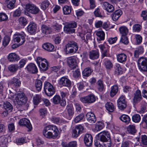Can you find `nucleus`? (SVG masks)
Returning a JSON list of instances; mask_svg holds the SVG:
<instances>
[{"instance_id":"79ce46f5","label":"nucleus","mask_w":147,"mask_h":147,"mask_svg":"<svg viewBox=\"0 0 147 147\" xmlns=\"http://www.w3.org/2000/svg\"><path fill=\"white\" fill-rule=\"evenodd\" d=\"M10 40V37L8 36H5L3 38L2 41V45L5 47L8 44Z\"/></svg>"},{"instance_id":"9b49d317","label":"nucleus","mask_w":147,"mask_h":147,"mask_svg":"<svg viewBox=\"0 0 147 147\" xmlns=\"http://www.w3.org/2000/svg\"><path fill=\"white\" fill-rule=\"evenodd\" d=\"M66 61L69 66L71 69L76 68L77 66L76 58L74 56L66 58Z\"/></svg>"},{"instance_id":"bf43d9fd","label":"nucleus","mask_w":147,"mask_h":147,"mask_svg":"<svg viewBox=\"0 0 147 147\" xmlns=\"http://www.w3.org/2000/svg\"><path fill=\"white\" fill-rule=\"evenodd\" d=\"M27 61L26 59H24L20 60L19 63V67L20 68L23 67L26 64Z\"/></svg>"},{"instance_id":"f3484780","label":"nucleus","mask_w":147,"mask_h":147,"mask_svg":"<svg viewBox=\"0 0 147 147\" xmlns=\"http://www.w3.org/2000/svg\"><path fill=\"white\" fill-rule=\"evenodd\" d=\"M36 24L33 22H31L27 26V31L31 34H34L36 32Z\"/></svg>"},{"instance_id":"c756f323","label":"nucleus","mask_w":147,"mask_h":147,"mask_svg":"<svg viewBox=\"0 0 147 147\" xmlns=\"http://www.w3.org/2000/svg\"><path fill=\"white\" fill-rule=\"evenodd\" d=\"M96 34L97 36V39L98 41L103 40L105 39V34L102 31H96Z\"/></svg>"},{"instance_id":"c03bdc74","label":"nucleus","mask_w":147,"mask_h":147,"mask_svg":"<svg viewBox=\"0 0 147 147\" xmlns=\"http://www.w3.org/2000/svg\"><path fill=\"white\" fill-rule=\"evenodd\" d=\"M97 85V88L98 90L100 92L103 91L104 89V86L103 81L101 80H99L96 83Z\"/></svg>"},{"instance_id":"6e6d98bb","label":"nucleus","mask_w":147,"mask_h":147,"mask_svg":"<svg viewBox=\"0 0 147 147\" xmlns=\"http://www.w3.org/2000/svg\"><path fill=\"white\" fill-rule=\"evenodd\" d=\"M72 72L73 76L75 78H77L80 76V72L79 69H74Z\"/></svg>"},{"instance_id":"2f4dec72","label":"nucleus","mask_w":147,"mask_h":147,"mask_svg":"<svg viewBox=\"0 0 147 147\" xmlns=\"http://www.w3.org/2000/svg\"><path fill=\"white\" fill-rule=\"evenodd\" d=\"M42 99L40 95L36 94L33 97V102L35 105H38L41 101Z\"/></svg>"},{"instance_id":"0eeeda50","label":"nucleus","mask_w":147,"mask_h":147,"mask_svg":"<svg viewBox=\"0 0 147 147\" xmlns=\"http://www.w3.org/2000/svg\"><path fill=\"white\" fill-rule=\"evenodd\" d=\"M97 136L98 140L102 142H107L110 139V135L107 131H102L98 134Z\"/></svg>"},{"instance_id":"6e6552de","label":"nucleus","mask_w":147,"mask_h":147,"mask_svg":"<svg viewBox=\"0 0 147 147\" xmlns=\"http://www.w3.org/2000/svg\"><path fill=\"white\" fill-rule=\"evenodd\" d=\"M76 23L75 22H73L66 25L64 26V32L66 33L69 34L74 33L75 30L74 28H76Z\"/></svg>"},{"instance_id":"69168bd1","label":"nucleus","mask_w":147,"mask_h":147,"mask_svg":"<svg viewBox=\"0 0 147 147\" xmlns=\"http://www.w3.org/2000/svg\"><path fill=\"white\" fill-rule=\"evenodd\" d=\"M142 143L145 145H147V136L145 135H143L142 137Z\"/></svg>"},{"instance_id":"09e8293b","label":"nucleus","mask_w":147,"mask_h":147,"mask_svg":"<svg viewBox=\"0 0 147 147\" xmlns=\"http://www.w3.org/2000/svg\"><path fill=\"white\" fill-rule=\"evenodd\" d=\"M49 2L48 0H45L41 3V8L43 10H45L49 6Z\"/></svg>"},{"instance_id":"e2e57ef3","label":"nucleus","mask_w":147,"mask_h":147,"mask_svg":"<svg viewBox=\"0 0 147 147\" xmlns=\"http://www.w3.org/2000/svg\"><path fill=\"white\" fill-rule=\"evenodd\" d=\"M104 127V125L102 123H99L96 125L95 128L96 130L98 131L102 129Z\"/></svg>"},{"instance_id":"c9c22d12","label":"nucleus","mask_w":147,"mask_h":147,"mask_svg":"<svg viewBox=\"0 0 147 147\" xmlns=\"http://www.w3.org/2000/svg\"><path fill=\"white\" fill-rule=\"evenodd\" d=\"M127 129L128 132L131 134L135 133L136 131L135 126L134 125H129L127 127Z\"/></svg>"},{"instance_id":"13d9d810","label":"nucleus","mask_w":147,"mask_h":147,"mask_svg":"<svg viewBox=\"0 0 147 147\" xmlns=\"http://www.w3.org/2000/svg\"><path fill=\"white\" fill-rule=\"evenodd\" d=\"M133 28V30L135 32H138L141 30L142 26L140 24H136L134 26Z\"/></svg>"},{"instance_id":"20e7f679","label":"nucleus","mask_w":147,"mask_h":147,"mask_svg":"<svg viewBox=\"0 0 147 147\" xmlns=\"http://www.w3.org/2000/svg\"><path fill=\"white\" fill-rule=\"evenodd\" d=\"M36 61L41 71H44L48 70L49 63L46 59L38 57L36 58Z\"/></svg>"},{"instance_id":"49530a36","label":"nucleus","mask_w":147,"mask_h":147,"mask_svg":"<svg viewBox=\"0 0 147 147\" xmlns=\"http://www.w3.org/2000/svg\"><path fill=\"white\" fill-rule=\"evenodd\" d=\"M20 24L22 26H25L28 23L27 20L24 17H21L18 19Z\"/></svg>"},{"instance_id":"774afa93","label":"nucleus","mask_w":147,"mask_h":147,"mask_svg":"<svg viewBox=\"0 0 147 147\" xmlns=\"http://www.w3.org/2000/svg\"><path fill=\"white\" fill-rule=\"evenodd\" d=\"M130 142L129 141H125L123 142L120 147H129Z\"/></svg>"},{"instance_id":"4be33fe9","label":"nucleus","mask_w":147,"mask_h":147,"mask_svg":"<svg viewBox=\"0 0 147 147\" xmlns=\"http://www.w3.org/2000/svg\"><path fill=\"white\" fill-rule=\"evenodd\" d=\"M27 70L31 73H35L37 72V68L35 65L33 63L29 64L26 67Z\"/></svg>"},{"instance_id":"a878e982","label":"nucleus","mask_w":147,"mask_h":147,"mask_svg":"<svg viewBox=\"0 0 147 147\" xmlns=\"http://www.w3.org/2000/svg\"><path fill=\"white\" fill-rule=\"evenodd\" d=\"M43 49L52 52L54 49V46L52 44L49 43H46L42 45Z\"/></svg>"},{"instance_id":"f03ea898","label":"nucleus","mask_w":147,"mask_h":147,"mask_svg":"<svg viewBox=\"0 0 147 147\" xmlns=\"http://www.w3.org/2000/svg\"><path fill=\"white\" fill-rule=\"evenodd\" d=\"M10 98L13 100L15 104L20 105H25L27 100L25 94L23 92L14 94L11 93Z\"/></svg>"},{"instance_id":"5701e85b","label":"nucleus","mask_w":147,"mask_h":147,"mask_svg":"<svg viewBox=\"0 0 147 147\" xmlns=\"http://www.w3.org/2000/svg\"><path fill=\"white\" fill-rule=\"evenodd\" d=\"M8 59L10 62H14L15 61L19 60L20 59V57L14 53H12L9 54Z\"/></svg>"},{"instance_id":"39448f33","label":"nucleus","mask_w":147,"mask_h":147,"mask_svg":"<svg viewBox=\"0 0 147 147\" xmlns=\"http://www.w3.org/2000/svg\"><path fill=\"white\" fill-rule=\"evenodd\" d=\"M44 89L45 94L49 96H52L55 92V89L53 86L47 82H45L44 83Z\"/></svg>"},{"instance_id":"4d7b16f0","label":"nucleus","mask_w":147,"mask_h":147,"mask_svg":"<svg viewBox=\"0 0 147 147\" xmlns=\"http://www.w3.org/2000/svg\"><path fill=\"white\" fill-rule=\"evenodd\" d=\"M119 109L121 110H123L127 106V103L122 102H117Z\"/></svg>"},{"instance_id":"864d4df0","label":"nucleus","mask_w":147,"mask_h":147,"mask_svg":"<svg viewBox=\"0 0 147 147\" xmlns=\"http://www.w3.org/2000/svg\"><path fill=\"white\" fill-rule=\"evenodd\" d=\"M104 63L106 68L107 69H110L112 68L113 67L112 63L109 60L105 61Z\"/></svg>"},{"instance_id":"052dcab7","label":"nucleus","mask_w":147,"mask_h":147,"mask_svg":"<svg viewBox=\"0 0 147 147\" xmlns=\"http://www.w3.org/2000/svg\"><path fill=\"white\" fill-rule=\"evenodd\" d=\"M8 19L7 15L4 13H0V22L6 20Z\"/></svg>"},{"instance_id":"393cba45","label":"nucleus","mask_w":147,"mask_h":147,"mask_svg":"<svg viewBox=\"0 0 147 147\" xmlns=\"http://www.w3.org/2000/svg\"><path fill=\"white\" fill-rule=\"evenodd\" d=\"M122 14V12L120 9L115 11L111 15L112 19L114 21L117 20Z\"/></svg>"},{"instance_id":"aec40b11","label":"nucleus","mask_w":147,"mask_h":147,"mask_svg":"<svg viewBox=\"0 0 147 147\" xmlns=\"http://www.w3.org/2000/svg\"><path fill=\"white\" fill-rule=\"evenodd\" d=\"M66 109L68 114V119H70L74 114V109L72 105L69 104L67 105Z\"/></svg>"},{"instance_id":"7ed1b4c3","label":"nucleus","mask_w":147,"mask_h":147,"mask_svg":"<svg viewBox=\"0 0 147 147\" xmlns=\"http://www.w3.org/2000/svg\"><path fill=\"white\" fill-rule=\"evenodd\" d=\"M65 47L64 50L66 54H74L76 52L78 48L77 43L73 41L69 42Z\"/></svg>"},{"instance_id":"f8f14e48","label":"nucleus","mask_w":147,"mask_h":147,"mask_svg":"<svg viewBox=\"0 0 147 147\" xmlns=\"http://www.w3.org/2000/svg\"><path fill=\"white\" fill-rule=\"evenodd\" d=\"M26 9L28 12L34 14L38 13L40 11L38 7L31 3L26 4Z\"/></svg>"},{"instance_id":"9d476101","label":"nucleus","mask_w":147,"mask_h":147,"mask_svg":"<svg viewBox=\"0 0 147 147\" xmlns=\"http://www.w3.org/2000/svg\"><path fill=\"white\" fill-rule=\"evenodd\" d=\"M26 35L24 32L21 33H17L13 36V39L15 42H20V45H22L25 41V36Z\"/></svg>"},{"instance_id":"ea45409f","label":"nucleus","mask_w":147,"mask_h":147,"mask_svg":"<svg viewBox=\"0 0 147 147\" xmlns=\"http://www.w3.org/2000/svg\"><path fill=\"white\" fill-rule=\"evenodd\" d=\"M35 85L36 90L39 92L42 89V81L40 80H36Z\"/></svg>"},{"instance_id":"6ab92c4d","label":"nucleus","mask_w":147,"mask_h":147,"mask_svg":"<svg viewBox=\"0 0 147 147\" xmlns=\"http://www.w3.org/2000/svg\"><path fill=\"white\" fill-rule=\"evenodd\" d=\"M86 119L89 122L93 123L96 121V118L94 113L90 112L87 113L86 115Z\"/></svg>"},{"instance_id":"a18cd8bd","label":"nucleus","mask_w":147,"mask_h":147,"mask_svg":"<svg viewBox=\"0 0 147 147\" xmlns=\"http://www.w3.org/2000/svg\"><path fill=\"white\" fill-rule=\"evenodd\" d=\"M12 84L14 86L18 87L20 85L21 82L18 78H14L12 81Z\"/></svg>"},{"instance_id":"37998d69","label":"nucleus","mask_w":147,"mask_h":147,"mask_svg":"<svg viewBox=\"0 0 147 147\" xmlns=\"http://www.w3.org/2000/svg\"><path fill=\"white\" fill-rule=\"evenodd\" d=\"M105 107L107 110L109 112H113L114 110V106L111 102H107L105 105Z\"/></svg>"},{"instance_id":"0e129e2a","label":"nucleus","mask_w":147,"mask_h":147,"mask_svg":"<svg viewBox=\"0 0 147 147\" xmlns=\"http://www.w3.org/2000/svg\"><path fill=\"white\" fill-rule=\"evenodd\" d=\"M94 14L96 17H102V16L101 14V13L100 12V9L97 8L94 11Z\"/></svg>"},{"instance_id":"ddd939ff","label":"nucleus","mask_w":147,"mask_h":147,"mask_svg":"<svg viewBox=\"0 0 147 147\" xmlns=\"http://www.w3.org/2000/svg\"><path fill=\"white\" fill-rule=\"evenodd\" d=\"M19 125L20 126L26 127L28 129V131L31 130L32 127L30 122L29 120L26 118L22 119L20 120L18 122Z\"/></svg>"},{"instance_id":"338daca9","label":"nucleus","mask_w":147,"mask_h":147,"mask_svg":"<svg viewBox=\"0 0 147 147\" xmlns=\"http://www.w3.org/2000/svg\"><path fill=\"white\" fill-rule=\"evenodd\" d=\"M82 59L84 62H86L88 60V55L87 53L84 52L82 54Z\"/></svg>"},{"instance_id":"8fccbe9b","label":"nucleus","mask_w":147,"mask_h":147,"mask_svg":"<svg viewBox=\"0 0 147 147\" xmlns=\"http://www.w3.org/2000/svg\"><path fill=\"white\" fill-rule=\"evenodd\" d=\"M114 67L115 69V71L117 72L118 75L122 74L123 71L122 69L119 64H115Z\"/></svg>"},{"instance_id":"72a5a7b5","label":"nucleus","mask_w":147,"mask_h":147,"mask_svg":"<svg viewBox=\"0 0 147 147\" xmlns=\"http://www.w3.org/2000/svg\"><path fill=\"white\" fill-rule=\"evenodd\" d=\"M3 108L7 111L10 110L11 111L13 109V106L9 102L6 101L3 103Z\"/></svg>"},{"instance_id":"de8ad7c7","label":"nucleus","mask_w":147,"mask_h":147,"mask_svg":"<svg viewBox=\"0 0 147 147\" xmlns=\"http://www.w3.org/2000/svg\"><path fill=\"white\" fill-rule=\"evenodd\" d=\"M132 119L134 122L138 123L140 121L141 117L139 114H135L132 116Z\"/></svg>"},{"instance_id":"cd10ccee","label":"nucleus","mask_w":147,"mask_h":147,"mask_svg":"<svg viewBox=\"0 0 147 147\" xmlns=\"http://www.w3.org/2000/svg\"><path fill=\"white\" fill-rule=\"evenodd\" d=\"M120 33L121 36H127L129 33V30L125 26H123L119 28Z\"/></svg>"},{"instance_id":"c85d7f7f","label":"nucleus","mask_w":147,"mask_h":147,"mask_svg":"<svg viewBox=\"0 0 147 147\" xmlns=\"http://www.w3.org/2000/svg\"><path fill=\"white\" fill-rule=\"evenodd\" d=\"M117 61L121 63H123L125 62L127 60V56L124 53H120L117 56Z\"/></svg>"},{"instance_id":"3c124183","label":"nucleus","mask_w":147,"mask_h":147,"mask_svg":"<svg viewBox=\"0 0 147 147\" xmlns=\"http://www.w3.org/2000/svg\"><path fill=\"white\" fill-rule=\"evenodd\" d=\"M120 42L125 45H127L129 43V40L127 36H121Z\"/></svg>"},{"instance_id":"e433bc0d","label":"nucleus","mask_w":147,"mask_h":147,"mask_svg":"<svg viewBox=\"0 0 147 147\" xmlns=\"http://www.w3.org/2000/svg\"><path fill=\"white\" fill-rule=\"evenodd\" d=\"M92 71L93 70L90 68L87 67L82 72V75L84 76L88 77L91 75Z\"/></svg>"},{"instance_id":"4c0bfd02","label":"nucleus","mask_w":147,"mask_h":147,"mask_svg":"<svg viewBox=\"0 0 147 147\" xmlns=\"http://www.w3.org/2000/svg\"><path fill=\"white\" fill-rule=\"evenodd\" d=\"M16 1V0H6L7 8L10 9H13L14 7Z\"/></svg>"},{"instance_id":"b1692460","label":"nucleus","mask_w":147,"mask_h":147,"mask_svg":"<svg viewBox=\"0 0 147 147\" xmlns=\"http://www.w3.org/2000/svg\"><path fill=\"white\" fill-rule=\"evenodd\" d=\"M102 7L104 9L109 12H111L114 10V8L113 6L107 2L103 3Z\"/></svg>"},{"instance_id":"a211bd4d","label":"nucleus","mask_w":147,"mask_h":147,"mask_svg":"<svg viewBox=\"0 0 147 147\" xmlns=\"http://www.w3.org/2000/svg\"><path fill=\"white\" fill-rule=\"evenodd\" d=\"M53 102L55 104L60 103L62 106H64L66 104L65 100H61L60 96L58 95H56L54 96L53 98Z\"/></svg>"},{"instance_id":"423d86ee","label":"nucleus","mask_w":147,"mask_h":147,"mask_svg":"<svg viewBox=\"0 0 147 147\" xmlns=\"http://www.w3.org/2000/svg\"><path fill=\"white\" fill-rule=\"evenodd\" d=\"M138 66L140 71L142 72H147V59L141 57L138 61Z\"/></svg>"},{"instance_id":"a19ab883","label":"nucleus","mask_w":147,"mask_h":147,"mask_svg":"<svg viewBox=\"0 0 147 147\" xmlns=\"http://www.w3.org/2000/svg\"><path fill=\"white\" fill-rule=\"evenodd\" d=\"M63 13L65 15L70 14L71 11V7L67 5H65L63 8Z\"/></svg>"},{"instance_id":"4468645a","label":"nucleus","mask_w":147,"mask_h":147,"mask_svg":"<svg viewBox=\"0 0 147 147\" xmlns=\"http://www.w3.org/2000/svg\"><path fill=\"white\" fill-rule=\"evenodd\" d=\"M59 84L61 87L65 86L69 87L71 86V82L68 79L63 76L59 79Z\"/></svg>"},{"instance_id":"5fc2aeb1","label":"nucleus","mask_w":147,"mask_h":147,"mask_svg":"<svg viewBox=\"0 0 147 147\" xmlns=\"http://www.w3.org/2000/svg\"><path fill=\"white\" fill-rule=\"evenodd\" d=\"M84 114L82 113L79 114L76 116L74 119V121L75 123H77L82 120L84 117Z\"/></svg>"},{"instance_id":"680f3d73","label":"nucleus","mask_w":147,"mask_h":147,"mask_svg":"<svg viewBox=\"0 0 147 147\" xmlns=\"http://www.w3.org/2000/svg\"><path fill=\"white\" fill-rule=\"evenodd\" d=\"M74 105L76 112L78 113H80L82 110L80 105L78 103H76Z\"/></svg>"},{"instance_id":"1a4fd4ad","label":"nucleus","mask_w":147,"mask_h":147,"mask_svg":"<svg viewBox=\"0 0 147 147\" xmlns=\"http://www.w3.org/2000/svg\"><path fill=\"white\" fill-rule=\"evenodd\" d=\"M96 97L93 94H90L84 96L80 98V100L83 103L91 104L94 102L96 100Z\"/></svg>"},{"instance_id":"dca6fc26","label":"nucleus","mask_w":147,"mask_h":147,"mask_svg":"<svg viewBox=\"0 0 147 147\" xmlns=\"http://www.w3.org/2000/svg\"><path fill=\"white\" fill-rule=\"evenodd\" d=\"M84 130L83 127L80 125H79L76 127L75 129H73L72 135L74 138L77 137L79 134H81Z\"/></svg>"},{"instance_id":"412c9836","label":"nucleus","mask_w":147,"mask_h":147,"mask_svg":"<svg viewBox=\"0 0 147 147\" xmlns=\"http://www.w3.org/2000/svg\"><path fill=\"white\" fill-rule=\"evenodd\" d=\"M84 141L86 146H90L92 142L91 135L90 134H86L84 137Z\"/></svg>"},{"instance_id":"bb28decb","label":"nucleus","mask_w":147,"mask_h":147,"mask_svg":"<svg viewBox=\"0 0 147 147\" xmlns=\"http://www.w3.org/2000/svg\"><path fill=\"white\" fill-rule=\"evenodd\" d=\"M99 56V53L98 50H92L89 52V57L91 59H96L98 58Z\"/></svg>"},{"instance_id":"58836bf2","label":"nucleus","mask_w":147,"mask_h":147,"mask_svg":"<svg viewBox=\"0 0 147 147\" xmlns=\"http://www.w3.org/2000/svg\"><path fill=\"white\" fill-rule=\"evenodd\" d=\"M19 66L17 64H11L9 66L8 69L11 72H16L18 69Z\"/></svg>"},{"instance_id":"f257e3e1","label":"nucleus","mask_w":147,"mask_h":147,"mask_svg":"<svg viewBox=\"0 0 147 147\" xmlns=\"http://www.w3.org/2000/svg\"><path fill=\"white\" fill-rule=\"evenodd\" d=\"M58 130L56 126L50 125L45 127L43 131V135L48 139H55L58 136Z\"/></svg>"},{"instance_id":"473e14b6","label":"nucleus","mask_w":147,"mask_h":147,"mask_svg":"<svg viewBox=\"0 0 147 147\" xmlns=\"http://www.w3.org/2000/svg\"><path fill=\"white\" fill-rule=\"evenodd\" d=\"M118 91V87L117 85H115L111 87V90L110 91V95L111 97H113Z\"/></svg>"},{"instance_id":"2eb2a0df","label":"nucleus","mask_w":147,"mask_h":147,"mask_svg":"<svg viewBox=\"0 0 147 147\" xmlns=\"http://www.w3.org/2000/svg\"><path fill=\"white\" fill-rule=\"evenodd\" d=\"M142 99L141 91L139 90H137L134 94L133 98V104L135 105L140 102Z\"/></svg>"},{"instance_id":"f704fd0d","label":"nucleus","mask_w":147,"mask_h":147,"mask_svg":"<svg viewBox=\"0 0 147 147\" xmlns=\"http://www.w3.org/2000/svg\"><path fill=\"white\" fill-rule=\"evenodd\" d=\"M120 119L123 122L128 124L130 121V117L127 115H123L119 117Z\"/></svg>"},{"instance_id":"7c9ffc66","label":"nucleus","mask_w":147,"mask_h":147,"mask_svg":"<svg viewBox=\"0 0 147 147\" xmlns=\"http://www.w3.org/2000/svg\"><path fill=\"white\" fill-rule=\"evenodd\" d=\"M42 30L43 33L47 34L51 33L52 32V30L51 28L43 25L42 27Z\"/></svg>"},{"instance_id":"603ef678","label":"nucleus","mask_w":147,"mask_h":147,"mask_svg":"<svg viewBox=\"0 0 147 147\" xmlns=\"http://www.w3.org/2000/svg\"><path fill=\"white\" fill-rule=\"evenodd\" d=\"M53 26L55 30L57 32H59L62 27L61 25L58 24L56 21H54L53 24Z\"/></svg>"}]
</instances>
